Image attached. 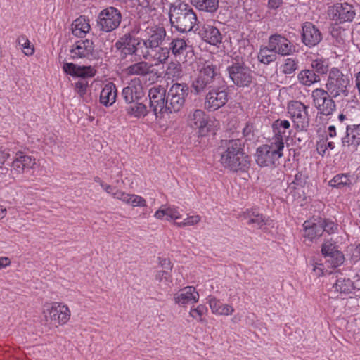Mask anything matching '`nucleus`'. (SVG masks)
<instances>
[{
    "label": "nucleus",
    "instance_id": "1",
    "mask_svg": "<svg viewBox=\"0 0 360 360\" xmlns=\"http://www.w3.org/2000/svg\"><path fill=\"white\" fill-rule=\"evenodd\" d=\"M221 165L231 171L245 170L250 167V158L244 152L241 139L224 140L219 147Z\"/></svg>",
    "mask_w": 360,
    "mask_h": 360
},
{
    "label": "nucleus",
    "instance_id": "2",
    "mask_svg": "<svg viewBox=\"0 0 360 360\" xmlns=\"http://www.w3.org/2000/svg\"><path fill=\"white\" fill-rule=\"evenodd\" d=\"M169 15L172 26L181 32L192 30L198 21L193 8L188 4L182 2L172 4Z\"/></svg>",
    "mask_w": 360,
    "mask_h": 360
},
{
    "label": "nucleus",
    "instance_id": "3",
    "mask_svg": "<svg viewBox=\"0 0 360 360\" xmlns=\"http://www.w3.org/2000/svg\"><path fill=\"white\" fill-rule=\"evenodd\" d=\"M284 142L280 135L272 137L268 143L261 146L255 153L256 162L260 167H271L276 165L283 155Z\"/></svg>",
    "mask_w": 360,
    "mask_h": 360
},
{
    "label": "nucleus",
    "instance_id": "4",
    "mask_svg": "<svg viewBox=\"0 0 360 360\" xmlns=\"http://www.w3.org/2000/svg\"><path fill=\"white\" fill-rule=\"evenodd\" d=\"M350 80L351 76L349 74L333 68L329 71L325 91L330 94L331 98L342 99L349 95Z\"/></svg>",
    "mask_w": 360,
    "mask_h": 360
},
{
    "label": "nucleus",
    "instance_id": "5",
    "mask_svg": "<svg viewBox=\"0 0 360 360\" xmlns=\"http://www.w3.org/2000/svg\"><path fill=\"white\" fill-rule=\"evenodd\" d=\"M219 78L217 66L210 62H205L200 68L198 76L192 81L191 93L195 95H201L212 88Z\"/></svg>",
    "mask_w": 360,
    "mask_h": 360
},
{
    "label": "nucleus",
    "instance_id": "6",
    "mask_svg": "<svg viewBox=\"0 0 360 360\" xmlns=\"http://www.w3.org/2000/svg\"><path fill=\"white\" fill-rule=\"evenodd\" d=\"M121 12L115 7H107L98 13L96 19L98 29L103 32H110L116 30L122 21Z\"/></svg>",
    "mask_w": 360,
    "mask_h": 360
},
{
    "label": "nucleus",
    "instance_id": "7",
    "mask_svg": "<svg viewBox=\"0 0 360 360\" xmlns=\"http://www.w3.org/2000/svg\"><path fill=\"white\" fill-rule=\"evenodd\" d=\"M44 314L46 322L55 327L65 324L70 319L71 312L66 304L53 302L46 306Z\"/></svg>",
    "mask_w": 360,
    "mask_h": 360
},
{
    "label": "nucleus",
    "instance_id": "8",
    "mask_svg": "<svg viewBox=\"0 0 360 360\" xmlns=\"http://www.w3.org/2000/svg\"><path fill=\"white\" fill-rule=\"evenodd\" d=\"M188 94V86L186 84L176 83L167 91L168 112H178L184 106Z\"/></svg>",
    "mask_w": 360,
    "mask_h": 360
},
{
    "label": "nucleus",
    "instance_id": "9",
    "mask_svg": "<svg viewBox=\"0 0 360 360\" xmlns=\"http://www.w3.org/2000/svg\"><path fill=\"white\" fill-rule=\"evenodd\" d=\"M188 124L194 129L198 130V134L202 136H206L212 130L213 121L203 110L194 109L189 112L188 115Z\"/></svg>",
    "mask_w": 360,
    "mask_h": 360
},
{
    "label": "nucleus",
    "instance_id": "10",
    "mask_svg": "<svg viewBox=\"0 0 360 360\" xmlns=\"http://www.w3.org/2000/svg\"><path fill=\"white\" fill-rule=\"evenodd\" d=\"M313 104L318 112L326 116L330 115L335 110L336 105L330 94L324 89L317 88L311 93Z\"/></svg>",
    "mask_w": 360,
    "mask_h": 360
},
{
    "label": "nucleus",
    "instance_id": "11",
    "mask_svg": "<svg viewBox=\"0 0 360 360\" xmlns=\"http://www.w3.org/2000/svg\"><path fill=\"white\" fill-rule=\"evenodd\" d=\"M309 107L300 101H291L288 104V112L297 129H306L309 124Z\"/></svg>",
    "mask_w": 360,
    "mask_h": 360
},
{
    "label": "nucleus",
    "instance_id": "12",
    "mask_svg": "<svg viewBox=\"0 0 360 360\" xmlns=\"http://www.w3.org/2000/svg\"><path fill=\"white\" fill-rule=\"evenodd\" d=\"M230 79L238 86H248L252 81V72L243 63H235L227 68Z\"/></svg>",
    "mask_w": 360,
    "mask_h": 360
},
{
    "label": "nucleus",
    "instance_id": "13",
    "mask_svg": "<svg viewBox=\"0 0 360 360\" xmlns=\"http://www.w3.org/2000/svg\"><path fill=\"white\" fill-rule=\"evenodd\" d=\"M167 96L166 89L161 85H155L150 89L148 91L150 108L155 115L168 112Z\"/></svg>",
    "mask_w": 360,
    "mask_h": 360
},
{
    "label": "nucleus",
    "instance_id": "14",
    "mask_svg": "<svg viewBox=\"0 0 360 360\" xmlns=\"http://www.w3.org/2000/svg\"><path fill=\"white\" fill-rule=\"evenodd\" d=\"M205 97L204 108L207 110L215 111L223 107L228 101V94L221 88H211Z\"/></svg>",
    "mask_w": 360,
    "mask_h": 360
},
{
    "label": "nucleus",
    "instance_id": "15",
    "mask_svg": "<svg viewBox=\"0 0 360 360\" xmlns=\"http://www.w3.org/2000/svg\"><path fill=\"white\" fill-rule=\"evenodd\" d=\"M96 52L91 40L81 39L77 41L70 49V57L72 60L94 58Z\"/></svg>",
    "mask_w": 360,
    "mask_h": 360
},
{
    "label": "nucleus",
    "instance_id": "16",
    "mask_svg": "<svg viewBox=\"0 0 360 360\" xmlns=\"http://www.w3.org/2000/svg\"><path fill=\"white\" fill-rule=\"evenodd\" d=\"M328 15L336 23H343L352 22L356 15V12L352 5L347 3H338L329 8Z\"/></svg>",
    "mask_w": 360,
    "mask_h": 360
},
{
    "label": "nucleus",
    "instance_id": "17",
    "mask_svg": "<svg viewBox=\"0 0 360 360\" xmlns=\"http://www.w3.org/2000/svg\"><path fill=\"white\" fill-rule=\"evenodd\" d=\"M143 95V86L139 78L131 79L122 92V98L126 103L139 101Z\"/></svg>",
    "mask_w": 360,
    "mask_h": 360
},
{
    "label": "nucleus",
    "instance_id": "18",
    "mask_svg": "<svg viewBox=\"0 0 360 360\" xmlns=\"http://www.w3.org/2000/svg\"><path fill=\"white\" fill-rule=\"evenodd\" d=\"M302 28V40L306 46H314L322 40V34L320 30L311 22H304Z\"/></svg>",
    "mask_w": 360,
    "mask_h": 360
},
{
    "label": "nucleus",
    "instance_id": "19",
    "mask_svg": "<svg viewBox=\"0 0 360 360\" xmlns=\"http://www.w3.org/2000/svg\"><path fill=\"white\" fill-rule=\"evenodd\" d=\"M321 252L327 258L326 262L333 267L341 265L345 260L343 254L337 250L336 246L331 241L326 240L322 245Z\"/></svg>",
    "mask_w": 360,
    "mask_h": 360
},
{
    "label": "nucleus",
    "instance_id": "20",
    "mask_svg": "<svg viewBox=\"0 0 360 360\" xmlns=\"http://www.w3.org/2000/svg\"><path fill=\"white\" fill-rule=\"evenodd\" d=\"M269 45L276 54L287 56L292 53L290 41L280 34L271 35L269 39Z\"/></svg>",
    "mask_w": 360,
    "mask_h": 360
},
{
    "label": "nucleus",
    "instance_id": "21",
    "mask_svg": "<svg viewBox=\"0 0 360 360\" xmlns=\"http://www.w3.org/2000/svg\"><path fill=\"white\" fill-rule=\"evenodd\" d=\"M175 302L181 306L198 302L199 294L193 286H187L174 294Z\"/></svg>",
    "mask_w": 360,
    "mask_h": 360
},
{
    "label": "nucleus",
    "instance_id": "22",
    "mask_svg": "<svg viewBox=\"0 0 360 360\" xmlns=\"http://www.w3.org/2000/svg\"><path fill=\"white\" fill-rule=\"evenodd\" d=\"M198 33L205 42L211 45L217 46L222 41V34L219 29L208 22L201 27Z\"/></svg>",
    "mask_w": 360,
    "mask_h": 360
},
{
    "label": "nucleus",
    "instance_id": "23",
    "mask_svg": "<svg viewBox=\"0 0 360 360\" xmlns=\"http://www.w3.org/2000/svg\"><path fill=\"white\" fill-rule=\"evenodd\" d=\"M172 53L176 57H179L180 59L182 56L193 57V52L192 46H189L187 41L183 38H174L169 43V47L168 48Z\"/></svg>",
    "mask_w": 360,
    "mask_h": 360
},
{
    "label": "nucleus",
    "instance_id": "24",
    "mask_svg": "<svg viewBox=\"0 0 360 360\" xmlns=\"http://www.w3.org/2000/svg\"><path fill=\"white\" fill-rule=\"evenodd\" d=\"M35 164V158L24 152L18 151L15 153L11 167L17 174H22L25 169L32 168Z\"/></svg>",
    "mask_w": 360,
    "mask_h": 360
},
{
    "label": "nucleus",
    "instance_id": "25",
    "mask_svg": "<svg viewBox=\"0 0 360 360\" xmlns=\"http://www.w3.org/2000/svg\"><path fill=\"white\" fill-rule=\"evenodd\" d=\"M323 224L324 219L321 218H314L304 221L303 224L304 236L310 240L321 236L324 232V229H323Z\"/></svg>",
    "mask_w": 360,
    "mask_h": 360
},
{
    "label": "nucleus",
    "instance_id": "26",
    "mask_svg": "<svg viewBox=\"0 0 360 360\" xmlns=\"http://www.w3.org/2000/svg\"><path fill=\"white\" fill-rule=\"evenodd\" d=\"M243 217L247 220L249 225H254L255 227L262 229L264 231H267V227L271 226L272 221L269 218H266L261 214L250 210L244 213Z\"/></svg>",
    "mask_w": 360,
    "mask_h": 360
},
{
    "label": "nucleus",
    "instance_id": "27",
    "mask_svg": "<svg viewBox=\"0 0 360 360\" xmlns=\"http://www.w3.org/2000/svg\"><path fill=\"white\" fill-rule=\"evenodd\" d=\"M208 303L212 312L219 316H230L234 312L233 306L222 303L214 297L209 296Z\"/></svg>",
    "mask_w": 360,
    "mask_h": 360
},
{
    "label": "nucleus",
    "instance_id": "28",
    "mask_svg": "<svg viewBox=\"0 0 360 360\" xmlns=\"http://www.w3.org/2000/svg\"><path fill=\"white\" fill-rule=\"evenodd\" d=\"M63 69L67 74L80 77H92L94 75L91 66H78L72 63H64Z\"/></svg>",
    "mask_w": 360,
    "mask_h": 360
},
{
    "label": "nucleus",
    "instance_id": "29",
    "mask_svg": "<svg viewBox=\"0 0 360 360\" xmlns=\"http://www.w3.org/2000/svg\"><path fill=\"white\" fill-rule=\"evenodd\" d=\"M360 143V124L347 127V134L342 138L343 146L355 148Z\"/></svg>",
    "mask_w": 360,
    "mask_h": 360
},
{
    "label": "nucleus",
    "instance_id": "30",
    "mask_svg": "<svg viewBox=\"0 0 360 360\" xmlns=\"http://www.w3.org/2000/svg\"><path fill=\"white\" fill-rule=\"evenodd\" d=\"M154 217L160 220L165 219L167 221H172L181 219V215L177 207L162 205L155 212Z\"/></svg>",
    "mask_w": 360,
    "mask_h": 360
},
{
    "label": "nucleus",
    "instance_id": "31",
    "mask_svg": "<svg viewBox=\"0 0 360 360\" xmlns=\"http://www.w3.org/2000/svg\"><path fill=\"white\" fill-rule=\"evenodd\" d=\"M138 39L130 33H126L115 43V46L118 49H122L125 53L132 54V52H134L135 46L138 44Z\"/></svg>",
    "mask_w": 360,
    "mask_h": 360
},
{
    "label": "nucleus",
    "instance_id": "32",
    "mask_svg": "<svg viewBox=\"0 0 360 360\" xmlns=\"http://www.w3.org/2000/svg\"><path fill=\"white\" fill-rule=\"evenodd\" d=\"M117 89L115 85L112 83H108L103 88L100 94V101L105 106L112 105L116 101Z\"/></svg>",
    "mask_w": 360,
    "mask_h": 360
},
{
    "label": "nucleus",
    "instance_id": "33",
    "mask_svg": "<svg viewBox=\"0 0 360 360\" xmlns=\"http://www.w3.org/2000/svg\"><path fill=\"white\" fill-rule=\"evenodd\" d=\"M166 37V31L162 27H155L150 29L149 38L146 39L151 49L160 46Z\"/></svg>",
    "mask_w": 360,
    "mask_h": 360
},
{
    "label": "nucleus",
    "instance_id": "34",
    "mask_svg": "<svg viewBox=\"0 0 360 360\" xmlns=\"http://www.w3.org/2000/svg\"><path fill=\"white\" fill-rule=\"evenodd\" d=\"M115 198L122 200L123 202L133 207H146V200L140 195L129 194L124 192L115 194Z\"/></svg>",
    "mask_w": 360,
    "mask_h": 360
},
{
    "label": "nucleus",
    "instance_id": "35",
    "mask_svg": "<svg viewBox=\"0 0 360 360\" xmlns=\"http://www.w3.org/2000/svg\"><path fill=\"white\" fill-rule=\"evenodd\" d=\"M150 68L151 65L148 63L140 61L128 66L124 72L127 75L145 76L151 72Z\"/></svg>",
    "mask_w": 360,
    "mask_h": 360
},
{
    "label": "nucleus",
    "instance_id": "36",
    "mask_svg": "<svg viewBox=\"0 0 360 360\" xmlns=\"http://www.w3.org/2000/svg\"><path fill=\"white\" fill-rule=\"evenodd\" d=\"M169 55V49L167 47L158 46L156 48L151 49L149 60H152L155 63V65L160 63H165Z\"/></svg>",
    "mask_w": 360,
    "mask_h": 360
},
{
    "label": "nucleus",
    "instance_id": "37",
    "mask_svg": "<svg viewBox=\"0 0 360 360\" xmlns=\"http://www.w3.org/2000/svg\"><path fill=\"white\" fill-rule=\"evenodd\" d=\"M72 34L78 37H82L90 30V25L85 18L81 16L76 20L72 24Z\"/></svg>",
    "mask_w": 360,
    "mask_h": 360
},
{
    "label": "nucleus",
    "instance_id": "38",
    "mask_svg": "<svg viewBox=\"0 0 360 360\" xmlns=\"http://www.w3.org/2000/svg\"><path fill=\"white\" fill-rule=\"evenodd\" d=\"M299 82L304 85L309 86L311 84L320 81L319 75H316L314 70H302L297 75Z\"/></svg>",
    "mask_w": 360,
    "mask_h": 360
},
{
    "label": "nucleus",
    "instance_id": "39",
    "mask_svg": "<svg viewBox=\"0 0 360 360\" xmlns=\"http://www.w3.org/2000/svg\"><path fill=\"white\" fill-rule=\"evenodd\" d=\"M129 105L126 108L127 113L134 117H144L147 115L146 106L139 101L127 103Z\"/></svg>",
    "mask_w": 360,
    "mask_h": 360
},
{
    "label": "nucleus",
    "instance_id": "40",
    "mask_svg": "<svg viewBox=\"0 0 360 360\" xmlns=\"http://www.w3.org/2000/svg\"><path fill=\"white\" fill-rule=\"evenodd\" d=\"M192 4L200 11L212 13L219 5V0H191Z\"/></svg>",
    "mask_w": 360,
    "mask_h": 360
},
{
    "label": "nucleus",
    "instance_id": "41",
    "mask_svg": "<svg viewBox=\"0 0 360 360\" xmlns=\"http://www.w3.org/2000/svg\"><path fill=\"white\" fill-rule=\"evenodd\" d=\"M151 47L148 45L146 40L138 39V44L134 47V52L132 54L138 56L143 59L148 60L150 58Z\"/></svg>",
    "mask_w": 360,
    "mask_h": 360
},
{
    "label": "nucleus",
    "instance_id": "42",
    "mask_svg": "<svg viewBox=\"0 0 360 360\" xmlns=\"http://www.w3.org/2000/svg\"><path fill=\"white\" fill-rule=\"evenodd\" d=\"M276 59V53L271 47L265 46L260 49L258 54V60L266 65L274 61Z\"/></svg>",
    "mask_w": 360,
    "mask_h": 360
},
{
    "label": "nucleus",
    "instance_id": "43",
    "mask_svg": "<svg viewBox=\"0 0 360 360\" xmlns=\"http://www.w3.org/2000/svg\"><path fill=\"white\" fill-rule=\"evenodd\" d=\"M335 291L340 293H349L353 289V283L349 279L338 278L333 285Z\"/></svg>",
    "mask_w": 360,
    "mask_h": 360
},
{
    "label": "nucleus",
    "instance_id": "44",
    "mask_svg": "<svg viewBox=\"0 0 360 360\" xmlns=\"http://www.w3.org/2000/svg\"><path fill=\"white\" fill-rule=\"evenodd\" d=\"M155 281L162 289L170 288L172 284L171 276L166 271H158L155 275Z\"/></svg>",
    "mask_w": 360,
    "mask_h": 360
},
{
    "label": "nucleus",
    "instance_id": "45",
    "mask_svg": "<svg viewBox=\"0 0 360 360\" xmlns=\"http://www.w3.org/2000/svg\"><path fill=\"white\" fill-rule=\"evenodd\" d=\"M290 124L288 120L278 119L273 124V129L275 133L274 136L280 135L283 139L285 130L290 128Z\"/></svg>",
    "mask_w": 360,
    "mask_h": 360
},
{
    "label": "nucleus",
    "instance_id": "46",
    "mask_svg": "<svg viewBox=\"0 0 360 360\" xmlns=\"http://www.w3.org/2000/svg\"><path fill=\"white\" fill-rule=\"evenodd\" d=\"M352 182L348 176L345 174L336 175L332 180L329 181L331 187L341 188L343 187H349Z\"/></svg>",
    "mask_w": 360,
    "mask_h": 360
},
{
    "label": "nucleus",
    "instance_id": "47",
    "mask_svg": "<svg viewBox=\"0 0 360 360\" xmlns=\"http://www.w3.org/2000/svg\"><path fill=\"white\" fill-rule=\"evenodd\" d=\"M297 68V63L292 58H287L282 66V72L285 75L292 74Z\"/></svg>",
    "mask_w": 360,
    "mask_h": 360
},
{
    "label": "nucleus",
    "instance_id": "48",
    "mask_svg": "<svg viewBox=\"0 0 360 360\" xmlns=\"http://www.w3.org/2000/svg\"><path fill=\"white\" fill-rule=\"evenodd\" d=\"M306 184V178L304 175L301 173H298L295 176L294 180L290 183L288 186L289 190L297 189L298 188H302Z\"/></svg>",
    "mask_w": 360,
    "mask_h": 360
},
{
    "label": "nucleus",
    "instance_id": "49",
    "mask_svg": "<svg viewBox=\"0 0 360 360\" xmlns=\"http://www.w3.org/2000/svg\"><path fill=\"white\" fill-rule=\"evenodd\" d=\"M312 68L319 74H325L328 72V64L321 59L314 60L311 62Z\"/></svg>",
    "mask_w": 360,
    "mask_h": 360
},
{
    "label": "nucleus",
    "instance_id": "50",
    "mask_svg": "<svg viewBox=\"0 0 360 360\" xmlns=\"http://www.w3.org/2000/svg\"><path fill=\"white\" fill-rule=\"evenodd\" d=\"M201 220V217L199 215L188 216L181 222H177L176 224L179 227H184L188 226H194L198 224Z\"/></svg>",
    "mask_w": 360,
    "mask_h": 360
},
{
    "label": "nucleus",
    "instance_id": "51",
    "mask_svg": "<svg viewBox=\"0 0 360 360\" xmlns=\"http://www.w3.org/2000/svg\"><path fill=\"white\" fill-rule=\"evenodd\" d=\"M206 311V307L202 304H200L196 308L191 309L189 312V314L193 319H197L200 321H202L203 319L202 316L205 313Z\"/></svg>",
    "mask_w": 360,
    "mask_h": 360
},
{
    "label": "nucleus",
    "instance_id": "52",
    "mask_svg": "<svg viewBox=\"0 0 360 360\" xmlns=\"http://www.w3.org/2000/svg\"><path fill=\"white\" fill-rule=\"evenodd\" d=\"M181 72V65L175 63H170L167 68L166 75L169 77H179Z\"/></svg>",
    "mask_w": 360,
    "mask_h": 360
},
{
    "label": "nucleus",
    "instance_id": "53",
    "mask_svg": "<svg viewBox=\"0 0 360 360\" xmlns=\"http://www.w3.org/2000/svg\"><path fill=\"white\" fill-rule=\"evenodd\" d=\"M21 40L23 41L22 46L24 49V53L27 56H32L34 52V49L32 46H30V41L25 37H21L18 39L19 44L21 43Z\"/></svg>",
    "mask_w": 360,
    "mask_h": 360
},
{
    "label": "nucleus",
    "instance_id": "54",
    "mask_svg": "<svg viewBox=\"0 0 360 360\" xmlns=\"http://www.w3.org/2000/svg\"><path fill=\"white\" fill-rule=\"evenodd\" d=\"M10 157V149L5 146L0 147V168L6 160Z\"/></svg>",
    "mask_w": 360,
    "mask_h": 360
},
{
    "label": "nucleus",
    "instance_id": "55",
    "mask_svg": "<svg viewBox=\"0 0 360 360\" xmlns=\"http://www.w3.org/2000/svg\"><path fill=\"white\" fill-rule=\"evenodd\" d=\"M351 259L354 262L360 259V244L356 247H351L349 249Z\"/></svg>",
    "mask_w": 360,
    "mask_h": 360
},
{
    "label": "nucleus",
    "instance_id": "56",
    "mask_svg": "<svg viewBox=\"0 0 360 360\" xmlns=\"http://www.w3.org/2000/svg\"><path fill=\"white\" fill-rule=\"evenodd\" d=\"M87 86V82L82 80L75 83V91L79 94L80 96H83L86 93Z\"/></svg>",
    "mask_w": 360,
    "mask_h": 360
},
{
    "label": "nucleus",
    "instance_id": "57",
    "mask_svg": "<svg viewBox=\"0 0 360 360\" xmlns=\"http://www.w3.org/2000/svg\"><path fill=\"white\" fill-rule=\"evenodd\" d=\"M101 186L108 193L111 194L115 198V193H123L121 191L115 190V188H114L110 185L103 184V182H101Z\"/></svg>",
    "mask_w": 360,
    "mask_h": 360
},
{
    "label": "nucleus",
    "instance_id": "58",
    "mask_svg": "<svg viewBox=\"0 0 360 360\" xmlns=\"http://www.w3.org/2000/svg\"><path fill=\"white\" fill-rule=\"evenodd\" d=\"M336 229L335 224L332 221H326L324 219V224L323 225V229H324V231L330 233L334 231V230Z\"/></svg>",
    "mask_w": 360,
    "mask_h": 360
},
{
    "label": "nucleus",
    "instance_id": "59",
    "mask_svg": "<svg viewBox=\"0 0 360 360\" xmlns=\"http://www.w3.org/2000/svg\"><path fill=\"white\" fill-rule=\"evenodd\" d=\"M314 271L316 273V276H321L323 274V271L322 269L321 264H316L314 267Z\"/></svg>",
    "mask_w": 360,
    "mask_h": 360
},
{
    "label": "nucleus",
    "instance_id": "60",
    "mask_svg": "<svg viewBox=\"0 0 360 360\" xmlns=\"http://www.w3.org/2000/svg\"><path fill=\"white\" fill-rule=\"evenodd\" d=\"M281 3V0H269V6L271 8H277Z\"/></svg>",
    "mask_w": 360,
    "mask_h": 360
},
{
    "label": "nucleus",
    "instance_id": "61",
    "mask_svg": "<svg viewBox=\"0 0 360 360\" xmlns=\"http://www.w3.org/2000/svg\"><path fill=\"white\" fill-rule=\"evenodd\" d=\"M11 262L8 257H0V269L8 266Z\"/></svg>",
    "mask_w": 360,
    "mask_h": 360
},
{
    "label": "nucleus",
    "instance_id": "62",
    "mask_svg": "<svg viewBox=\"0 0 360 360\" xmlns=\"http://www.w3.org/2000/svg\"><path fill=\"white\" fill-rule=\"evenodd\" d=\"M328 132L330 137H334L336 136V129L335 126H330L328 127Z\"/></svg>",
    "mask_w": 360,
    "mask_h": 360
},
{
    "label": "nucleus",
    "instance_id": "63",
    "mask_svg": "<svg viewBox=\"0 0 360 360\" xmlns=\"http://www.w3.org/2000/svg\"><path fill=\"white\" fill-rule=\"evenodd\" d=\"M7 214V210L6 208H4L2 206H0V219H2L6 217Z\"/></svg>",
    "mask_w": 360,
    "mask_h": 360
},
{
    "label": "nucleus",
    "instance_id": "64",
    "mask_svg": "<svg viewBox=\"0 0 360 360\" xmlns=\"http://www.w3.org/2000/svg\"><path fill=\"white\" fill-rule=\"evenodd\" d=\"M356 86L360 93V72L357 73L356 77Z\"/></svg>",
    "mask_w": 360,
    "mask_h": 360
}]
</instances>
